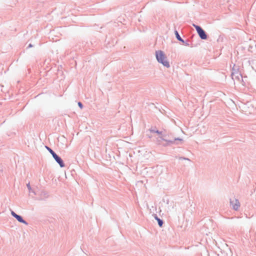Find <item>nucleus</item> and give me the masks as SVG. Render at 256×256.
<instances>
[{
    "label": "nucleus",
    "instance_id": "nucleus-1",
    "mask_svg": "<svg viewBox=\"0 0 256 256\" xmlns=\"http://www.w3.org/2000/svg\"><path fill=\"white\" fill-rule=\"evenodd\" d=\"M156 59L158 62L162 63L164 66L167 68L170 66L169 62L166 60V58L162 50H158L156 52Z\"/></svg>",
    "mask_w": 256,
    "mask_h": 256
},
{
    "label": "nucleus",
    "instance_id": "nucleus-9",
    "mask_svg": "<svg viewBox=\"0 0 256 256\" xmlns=\"http://www.w3.org/2000/svg\"><path fill=\"white\" fill-rule=\"evenodd\" d=\"M157 220H158L159 226H162V224H163L162 221L161 220L159 219V218H157Z\"/></svg>",
    "mask_w": 256,
    "mask_h": 256
},
{
    "label": "nucleus",
    "instance_id": "nucleus-10",
    "mask_svg": "<svg viewBox=\"0 0 256 256\" xmlns=\"http://www.w3.org/2000/svg\"><path fill=\"white\" fill-rule=\"evenodd\" d=\"M11 214L12 215L14 216V218L17 215V214H16L14 212L12 211L11 212Z\"/></svg>",
    "mask_w": 256,
    "mask_h": 256
},
{
    "label": "nucleus",
    "instance_id": "nucleus-6",
    "mask_svg": "<svg viewBox=\"0 0 256 256\" xmlns=\"http://www.w3.org/2000/svg\"><path fill=\"white\" fill-rule=\"evenodd\" d=\"M15 218H16V220L20 222H22V223H24V224H26V222L22 220V218L20 216H18V215H16V216L15 217Z\"/></svg>",
    "mask_w": 256,
    "mask_h": 256
},
{
    "label": "nucleus",
    "instance_id": "nucleus-7",
    "mask_svg": "<svg viewBox=\"0 0 256 256\" xmlns=\"http://www.w3.org/2000/svg\"><path fill=\"white\" fill-rule=\"evenodd\" d=\"M175 34H176V38L179 40H180V41H183L182 40L180 36V35L178 34V33L177 31H176L175 32Z\"/></svg>",
    "mask_w": 256,
    "mask_h": 256
},
{
    "label": "nucleus",
    "instance_id": "nucleus-12",
    "mask_svg": "<svg viewBox=\"0 0 256 256\" xmlns=\"http://www.w3.org/2000/svg\"><path fill=\"white\" fill-rule=\"evenodd\" d=\"M27 186L28 188L30 190L31 189V187L30 186V184H27Z\"/></svg>",
    "mask_w": 256,
    "mask_h": 256
},
{
    "label": "nucleus",
    "instance_id": "nucleus-2",
    "mask_svg": "<svg viewBox=\"0 0 256 256\" xmlns=\"http://www.w3.org/2000/svg\"><path fill=\"white\" fill-rule=\"evenodd\" d=\"M193 26L196 28L200 37L202 40L206 39L207 36L204 31L200 26L195 24H193Z\"/></svg>",
    "mask_w": 256,
    "mask_h": 256
},
{
    "label": "nucleus",
    "instance_id": "nucleus-3",
    "mask_svg": "<svg viewBox=\"0 0 256 256\" xmlns=\"http://www.w3.org/2000/svg\"><path fill=\"white\" fill-rule=\"evenodd\" d=\"M152 132L156 133L158 137V140L160 142H161L162 140H166L167 141V140L166 138V135L164 134H163L162 132H159L158 130L155 131V130H152Z\"/></svg>",
    "mask_w": 256,
    "mask_h": 256
},
{
    "label": "nucleus",
    "instance_id": "nucleus-11",
    "mask_svg": "<svg viewBox=\"0 0 256 256\" xmlns=\"http://www.w3.org/2000/svg\"><path fill=\"white\" fill-rule=\"evenodd\" d=\"M78 105L80 107V108H82V104L80 102H78Z\"/></svg>",
    "mask_w": 256,
    "mask_h": 256
},
{
    "label": "nucleus",
    "instance_id": "nucleus-4",
    "mask_svg": "<svg viewBox=\"0 0 256 256\" xmlns=\"http://www.w3.org/2000/svg\"><path fill=\"white\" fill-rule=\"evenodd\" d=\"M230 204L232 205V208L235 210H237L240 206V203L236 199L231 200Z\"/></svg>",
    "mask_w": 256,
    "mask_h": 256
},
{
    "label": "nucleus",
    "instance_id": "nucleus-8",
    "mask_svg": "<svg viewBox=\"0 0 256 256\" xmlns=\"http://www.w3.org/2000/svg\"><path fill=\"white\" fill-rule=\"evenodd\" d=\"M50 153L52 154V156L54 157V156L56 155V154L50 148H48Z\"/></svg>",
    "mask_w": 256,
    "mask_h": 256
},
{
    "label": "nucleus",
    "instance_id": "nucleus-5",
    "mask_svg": "<svg viewBox=\"0 0 256 256\" xmlns=\"http://www.w3.org/2000/svg\"><path fill=\"white\" fill-rule=\"evenodd\" d=\"M53 158L56 160V161L60 164V167L62 168L64 166V164L62 160L57 154L54 156Z\"/></svg>",
    "mask_w": 256,
    "mask_h": 256
}]
</instances>
